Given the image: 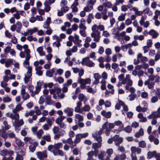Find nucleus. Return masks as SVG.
Masks as SVG:
<instances>
[{
  "mask_svg": "<svg viewBox=\"0 0 160 160\" xmlns=\"http://www.w3.org/2000/svg\"><path fill=\"white\" fill-rule=\"evenodd\" d=\"M31 58L30 55H26L25 59L24 61L23 64L24 67L27 68L28 71L25 74V77L23 80L25 83H27L29 81L31 80V77L32 75V68L29 66V60Z\"/></svg>",
  "mask_w": 160,
  "mask_h": 160,
  "instance_id": "f257e3e1",
  "label": "nucleus"
},
{
  "mask_svg": "<svg viewBox=\"0 0 160 160\" xmlns=\"http://www.w3.org/2000/svg\"><path fill=\"white\" fill-rule=\"evenodd\" d=\"M115 127L114 123H108L107 121L104 123L102 125V128L105 130V134L107 136H108L112 129Z\"/></svg>",
  "mask_w": 160,
  "mask_h": 160,
  "instance_id": "f03ea898",
  "label": "nucleus"
},
{
  "mask_svg": "<svg viewBox=\"0 0 160 160\" xmlns=\"http://www.w3.org/2000/svg\"><path fill=\"white\" fill-rule=\"evenodd\" d=\"M91 29L92 32L91 34V37L93 38L94 41L98 42L101 37L100 32L98 31H96V26L92 27Z\"/></svg>",
  "mask_w": 160,
  "mask_h": 160,
  "instance_id": "7ed1b4c3",
  "label": "nucleus"
},
{
  "mask_svg": "<svg viewBox=\"0 0 160 160\" xmlns=\"http://www.w3.org/2000/svg\"><path fill=\"white\" fill-rule=\"evenodd\" d=\"M81 63L83 65H86L89 67H93L95 65V63L90 60L88 57L83 58Z\"/></svg>",
  "mask_w": 160,
  "mask_h": 160,
  "instance_id": "20e7f679",
  "label": "nucleus"
},
{
  "mask_svg": "<svg viewBox=\"0 0 160 160\" xmlns=\"http://www.w3.org/2000/svg\"><path fill=\"white\" fill-rule=\"evenodd\" d=\"M43 84V82L42 81H39L37 83V85L35 87V90L33 91L31 93V95L32 97H33L36 94H38L39 93L41 90V86Z\"/></svg>",
  "mask_w": 160,
  "mask_h": 160,
  "instance_id": "39448f33",
  "label": "nucleus"
},
{
  "mask_svg": "<svg viewBox=\"0 0 160 160\" xmlns=\"http://www.w3.org/2000/svg\"><path fill=\"white\" fill-rule=\"evenodd\" d=\"M147 18V15H144L141 16L140 19L139 20V23L141 26H142L144 28H148L149 25V22L148 21L145 22V19Z\"/></svg>",
  "mask_w": 160,
  "mask_h": 160,
  "instance_id": "423d86ee",
  "label": "nucleus"
},
{
  "mask_svg": "<svg viewBox=\"0 0 160 160\" xmlns=\"http://www.w3.org/2000/svg\"><path fill=\"white\" fill-rule=\"evenodd\" d=\"M36 155L39 160H42L48 157L47 151L45 150L42 152H36Z\"/></svg>",
  "mask_w": 160,
  "mask_h": 160,
  "instance_id": "0eeeda50",
  "label": "nucleus"
},
{
  "mask_svg": "<svg viewBox=\"0 0 160 160\" xmlns=\"http://www.w3.org/2000/svg\"><path fill=\"white\" fill-rule=\"evenodd\" d=\"M20 94L22 96L23 101L29 99L30 97V95L28 92H26V89L24 87L22 88L20 91Z\"/></svg>",
  "mask_w": 160,
  "mask_h": 160,
  "instance_id": "6e6552de",
  "label": "nucleus"
},
{
  "mask_svg": "<svg viewBox=\"0 0 160 160\" xmlns=\"http://www.w3.org/2000/svg\"><path fill=\"white\" fill-rule=\"evenodd\" d=\"M113 139L114 144L117 146H119L123 141V138L121 137H119L118 135H115L113 136Z\"/></svg>",
  "mask_w": 160,
  "mask_h": 160,
  "instance_id": "1a4fd4ad",
  "label": "nucleus"
},
{
  "mask_svg": "<svg viewBox=\"0 0 160 160\" xmlns=\"http://www.w3.org/2000/svg\"><path fill=\"white\" fill-rule=\"evenodd\" d=\"M14 153V152L13 151H8L6 149L2 150L0 151V155L3 157L7 155H8L9 156H12L13 155Z\"/></svg>",
  "mask_w": 160,
  "mask_h": 160,
  "instance_id": "9d476101",
  "label": "nucleus"
},
{
  "mask_svg": "<svg viewBox=\"0 0 160 160\" xmlns=\"http://www.w3.org/2000/svg\"><path fill=\"white\" fill-rule=\"evenodd\" d=\"M38 28L36 27H34L32 28H29L25 32L22 33V34L24 36H27L29 35H31L33 33H35L37 31Z\"/></svg>",
  "mask_w": 160,
  "mask_h": 160,
  "instance_id": "9b49d317",
  "label": "nucleus"
},
{
  "mask_svg": "<svg viewBox=\"0 0 160 160\" xmlns=\"http://www.w3.org/2000/svg\"><path fill=\"white\" fill-rule=\"evenodd\" d=\"M91 80L90 78H87L85 79H82L81 78L78 77L77 80V82L80 84H90Z\"/></svg>",
  "mask_w": 160,
  "mask_h": 160,
  "instance_id": "f8f14e48",
  "label": "nucleus"
},
{
  "mask_svg": "<svg viewBox=\"0 0 160 160\" xmlns=\"http://www.w3.org/2000/svg\"><path fill=\"white\" fill-rule=\"evenodd\" d=\"M6 116L11 118L12 119H15L18 120L19 118L18 114L8 112L6 113Z\"/></svg>",
  "mask_w": 160,
  "mask_h": 160,
  "instance_id": "ddd939ff",
  "label": "nucleus"
},
{
  "mask_svg": "<svg viewBox=\"0 0 160 160\" xmlns=\"http://www.w3.org/2000/svg\"><path fill=\"white\" fill-rule=\"evenodd\" d=\"M82 40L79 39V35L75 34L74 36V39L73 42L75 44L78 45L79 47H81L82 44L81 43L82 42Z\"/></svg>",
  "mask_w": 160,
  "mask_h": 160,
  "instance_id": "4468645a",
  "label": "nucleus"
},
{
  "mask_svg": "<svg viewBox=\"0 0 160 160\" xmlns=\"http://www.w3.org/2000/svg\"><path fill=\"white\" fill-rule=\"evenodd\" d=\"M127 81L128 80V82L125 86V89L127 90H129V87L132 86V81L131 79L130 75L129 74H126V78Z\"/></svg>",
  "mask_w": 160,
  "mask_h": 160,
  "instance_id": "2eb2a0df",
  "label": "nucleus"
},
{
  "mask_svg": "<svg viewBox=\"0 0 160 160\" xmlns=\"http://www.w3.org/2000/svg\"><path fill=\"white\" fill-rule=\"evenodd\" d=\"M130 150L131 151L130 155L135 154V152H137L138 154H139L141 152V149L138 148H137L135 146H132L131 147Z\"/></svg>",
  "mask_w": 160,
  "mask_h": 160,
  "instance_id": "dca6fc26",
  "label": "nucleus"
},
{
  "mask_svg": "<svg viewBox=\"0 0 160 160\" xmlns=\"http://www.w3.org/2000/svg\"><path fill=\"white\" fill-rule=\"evenodd\" d=\"M82 103L80 102H78L76 103V106L74 108V111L77 113H82Z\"/></svg>",
  "mask_w": 160,
  "mask_h": 160,
  "instance_id": "f3484780",
  "label": "nucleus"
},
{
  "mask_svg": "<svg viewBox=\"0 0 160 160\" xmlns=\"http://www.w3.org/2000/svg\"><path fill=\"white\" fill-rule=\"evenodd\" d=\"M73 109L72 108L69 107H67L63 110L64 113L67 114L69 117L72 116L73 115Z\"/></svg>",
  "mask_w": 160,
  "mask_h": 160,
  "instance_id": "a211bd4d",
  "label": "nucleus"
},
{
  "mask_svg": "<svg viewBox=\"0 0 160 160\" xmlns=\"http://www.w3.org/2000/svg\"><path fill=\"white\" fill-rule=\"evenodd\" d=\"M144 84L145 85L147 86L149 89H150L153 88L154 82L148 79L144 82Z\"/></svg>",
  "mask_w": 160,
  "mask_h": 160,
  "instance_id": "6ab92c4d",
  "label": "nucleus"
},
{
  "mask_svg": "<svg viewBox=\"0 0 160 160\" xmlns=\"http://www.w3.org/2000/svg\"><path fill=\"white\" fill-rule=\"evenodd\" d=\"M148 34L153 38H157L159 35V33L153 29L150 30L148 32Z\"/></svg>",
  "mask_w": 160,
  "mask_h": 160,
  "instance_id": "aec40b11",
  "label": "nucleus"
},
{
  "mask_svg": "<svg viewBox=\"0 0 160 160\" xmlns=\"http://www.w3.org/2000/svg\"><path fill=\"white\" fill-rule=\"evenodd\" d=\"M93 78L95 80L93 82V84H98L99 82V79L101 78V76L98 73L93 74Z\"/></svg>",
  "mask_w": 160,
  "mask_h": 160,
  "instance_id": "412c9836",
  "label": "nucleus"
},
{
  "mask_svg": "<svg viewBox=\"0 0 160 160\" xmlns=\"http://www.w3.org/2000/svg\"><path fill=\"white\" fill-rule=\"evenodd\" d=\"M132 6L130 4L127 5H123L121 7V9L122 11L123 12H126L128 9H129V10L131 11L132 10V8H133Z\"/></svg>",
  "mask_w": 160,
  "mask_h": 160,
  "instance_id": "4be33fe9",
  "label": "nucleus"
},
{
  "mask_svg": "<svg viewBox=\"0 0 160 160\" xmlns=\"http://www.w3.org/2000/svg\"><path fill=\"white\" fill-rule=\"evenodd\" d=\"M22 104H19L17 105L16 107L15 108H14L12 110V112L13 113H15L16 114H18V112L22 109H23V108L22 106Z\"/></svg>",
  "mask_w": 160,
  "mask_h": 160,
  "instance_id": "5701e85b",
  "label": "nucleus"
},
{
  "mask_svg": "<svg viewBox=\"0 0 160 160\" xmlns=\"http://www.w3.org/2000/svg\"><path fill=\"white\" fill-rule=\"evenodd\" d=\"M149 119H157L158 118H160V115L158 114L157 111H153L152 112L151 114L148 116Z\"/></svg>",
  "mask_w": 160,
  "mask_h": 160,
  "instance_id": "b1692460",
  "label": "nucleus"
},
{
  "mask_svg": "<svg viewBox=\"0 0 160 160\" xmlns=\"http://www.w3.org/2000/svg\"><path fill=\"white\" fill-rule=\"evenodd\" d=\"M52 153L55 156L58 155L61 156H63L65 153L62 150L59 149L57 150H53L52 151Z\"/></svg>",
  "mask_w": 160,
  "mask_h": 160,
  "instance_id": "393cba45",
  "label": "nucleus"
},
{
  "mask_svg": "<svg viewBox=\"0 0 160 160\" xmlns=\"http://www.w3.org/2000/svg\"><path fill=\"white\" fill-rule=\"evenodd\" d=\"M102 145V143H93L92 144V148L95 150V152L96 153L95 156H96L98 151L96 149L98 148H100Z\"/></svg>",
  "mask_w": 160,
  "mask_h": 160,
  "instance_id": "a878e982",
  "label": "nucleus"
},
{
  "mask_svg": "<svg viewBox=\"0 0 160 160\" xmlns=\"http://www.w3.org/2000/svg\"><path fill=\"white\" fill-rule=\"evenodd\" d=\"M138 117L139 119V121L140 122H145L147 121V118L144 117L143 114L141 113L138 114Z\"/></svg>",
  "mask_w": 160,
  "mask_h": 160,
  "instance_id": "bb28decb",
  "label": "nucleus"
},
{
  "mask_svg": "<svg viewBox=\"0 0 160 160\" xmlns=\"http://www.w3.org/2000/svg\"><path fill=\"white\" fill-rule=\"evenodd\" d=\"M78 98L79 100V102H81L83 101L84 104L86 103L88 100L87 97L82 93L80 94L78 96Z\"/></svg>",
  "mask_w": 160,
  "mask_h": 160,
  "instance_id": "cd10ccee",
  "label": "nucleus"
},
{
  "mask_svg": "<svg viewBox=\"0 0 160 160\" xmlns=\"http://www.w3.org/2000/svg\"><path fill=\"white\" fill-rule=\"evenodd\" d=\"M79 4L78 2H74L71 6V8L72 9V11L74 12H77L78 10V9L77 7L78 5Z\"/></svg>",
  "mask_w": 160,
  "mask_h": 160,
  "instance_id": "c85d7f7f",
  "label": "nucleus"
},
{
  "mask_svg": "<svg viewBox=\"0 0 160 160\" xmlns=\"http://www.w3.org/2000/svg\"><path fill=\"white\" fill-rule=\"evenodd\" d=\"M106 152L104 151L101 152L98 155V158L101 160H108L109 159V157H107L106 159H103L105 156H106Z\"/></svg>",
  "mask_w": 160,
  "mask_h": 160,
  "instance_id": "c756f323",
  "label": "nucleus"
},
{
  "mask_svg": "<svg viewBox=\"0 0 160 160\" xmlns=\"http://www.w3.org/2000/svg\"><path fill=\"white\" fill-rule=\"evenodd\" d=\"M42 68L41 66H38L36 67L35 70L36 71V74L39 76H42V72L41 71V69Z\"/></svg>",
  "mask_w": 160,
  "mask_h": 160,
  "instance_id": "7c9ffc66",
  "label": "nucleus"
},
{
  "mask_svg": "<svg viewBox=\"0 0 160 160\" xmlns=\"http://www.w3.org/2000/svg\"><path fill=\"white\" fill-rule=\"evenodd\" d=\"M101 114L106 117L107 118H108L111 117V113L110 112H106L105 110H102L101 112Z\"/></svg>",
  "mask_w": 160,
  "mask_h": 160,
  "instance_id": "2f4dec72",
  "label": "nucleus"
},
{
  "mask_svg": "<svg viewBox=\"0 0 160 160\" xmlns=\"http://www.w3.org/2000/svg\"><path fill=\"white\" fill-rule=\"evenodd\" d=\"M43 4L45 6V11L47 12L49 11L50 10L51 8L50 5L51 4H50L49 2H48V1H46Z\"/></svg>",
  "mask_w": 160,
  "mask_h": 160,
  "instance_id": "473e14b6",
  "label": "nucleus"
},
{
  "mask_svg": "<svg viewBox=\"0 0 160 160\" xmlns=\"http://www.w3.org/2000/svg\"><path fill=\"white\" fill-rule=\"evenodd\" d=\"M92 136L98 142L101 143L102 140V138L101 136L97 135L96 133H93Z\"/></svg>",
  "mask_w": 160,
  "mask_h": 160,
  "instance_id": "72a5a7b5",
  "label": "nucleus"
},
{
  "mask_svg": "<svg viewBox=\"0 0 160 160\" xmlns=\"http://www.w3.org/2000/svg\"><path fill=\"white\" fill-rule=\"evenodd\" d=\"M143 134V130L142 128H141L138 132L135 133V136L137 138H138L141 136H142Z\"/></svg>",
  "mask_w": 160,
  "mask_h": 160,
  "instance_id": "f704fd0d",
  "label": "nucleus"
},
{
  "mask_svg": "<svg viewBox=\"0 0 160 160\" xmlns=\"http://www.w3.org/2000/svg\"><path fill=\"white\" fill-rule=\"evenodd\" d=\"M37 51L38 53L40 56H43L45 55V52L43 50V48L41 46L38 47L37 49Z\"/></svg>",
  "mask_w": 160,
  "mask_h": 160,
  "instance_id": "c9c22d12",
  "label": "nucleus"
},
{
  "mask_svg": "<svg viewBox=\"0 0 160 160\" xmlns=\"http://www.w3.org/2000/svg\"><path fill=\"white\" fill-rule=\"evenodd\" d=\"M95 26H96V31H98V30L100 31H103L105 30V27L103 25L100 24L97 26V25L95 24L93 25L92 27H93Z\"/></svg>",
  "mask_w": 160,
  "mask_h": 160,
  "instance_id": "e433bc0d",
  "label": "nucleus"
},
{
  "mask_svg": "<svg viewBox=\"0 0 160 160\" xmlns=\"http://www.w3.org/2000/svg\"><path fill=\"white\" fill-rule=\"evenodd\" d=\"M23 48L24 49V52L26 54V55H30V50L28 48V45L27 44H24L23 46H22Z\"/></svg>",
  "mask_w": 160,
  "mask_h": 160,
  "instance_id": "4c0bfd02",
  "label": "nucleus"
},
{
  "mask_svg": "<svg viewBox=\"0 0 160 160\" xmlns=\"http://www.w3.org/2000/svg\"><path fill=\"white\" fill-rule=\"evenodd\" d=\"M13 61H14L12 59L9 58L7 59L5 62V66L7 68L9 67L11 64L13 63Z\"/></svg>",
  "mask_w": 160,
  "mask_h": 160,
  "instance_id": "58836bf2",
  "label": "nucleus"
},
{
  "mask_svg": "<svg viewBox=\"0 0 160 160\" xmlns=\"http://www.w3.org/2000/svg\"><path fill=\"white\" fill-rule=\"evenodd\" d=\"M132 10L133 11L135 12V14L138 16H140L143 13V10L142 11H139L138 10V8L135 7H133V8H132Z\"/></svg>",
  "mask_w": 160,
  "mask_h": 160,
  "instance_id": "ea45409f",
  "label": "nucleus"
},
{
  "mask_svg": "<svg viewBox=\"0 0 160 160\" xmlns=\"http://www.w3.org/2000/svg\"><path fill=\"white\" fill-rule=\"evenodd\" d=\"M156 152H157L155 151L152 152H149L147 153V158L148 159H150L153 157H155Z\"/></svg>",
  "mask_w": 160,
  "mask_h": 160,
  "instance_id": "a19ab883",
  "label": "nucleus"
},
{
  "mask_svg": "<svg viewBox=\"0 0 160 160\" xmlns=\"http://www.w3.org/2000/svg\"><path fill=\"white\" fill-rule=\"evenodd\" d=\"M75 117L76 119L78 120V122L82 121L84 120L83 116L79 114H76L75 115Z\"/></svg>",
  "mask_w": 160,
  "mask_h": 160,
  "instance_id": "79ce46f5",
  "label": "nucleus"
},
{
  "mask_svg": "<svg viewBox=\"0 0 160 160\" xmlns=\"http://www.w3.org/2000/svg\"><path fill=\"white\" fill-rule=\"evenodd\" d=\"M16 25V27H16L17 29H16V31L17 32L19 33L20 32L21 30V29L22 27V24L20 22L18 21V22H17Z\"/></svg>",
  "mask_w": 160,
  "mask_h": 160,
  "instance_id": "37998d69",
  "label": "nucleus"
},
{
  "mask_svg": "<svg viewBox=\"0 0 160 160\" xmlns=\"http://www.w3.org/2000/svg\"><path fill=\"white\" fill-rule=\"evenodd\" d=\"M54 149L53 150H57L60 148H62L63 146L62 143V142H58L55 143L54 145Z\"/></svg>",
  "mask_w": 160,
  "mask_h": 160,
  "instance_id": "c03bdc74",
  "label": "nucleus"
},
{
  "mask_svg": "<svg viewBox=\"0 0 160 160\" xmlns=\"http://www.w3.org/2000/svg\"><path fill=\"white\" fill-rule=\"evenodd\" d=\"M15 140L16 144L19 147H22L24 145V143L22 142L20 139L16 137H15Z\"/></svg>",
  "mask_w": 160,
  "mask_h": 160,
  "instance_id": "a18cd8bd",
  "label": "nucleus"
},
{
  "mask_svg": "<svg viewBox=\"0 0 160 160\" xmlns=\"http://www.w3.org/2000/svg\"><path fill=\"white\" fill-rule=\"evenodd\" d=\"M123 105V102L120 100H118L115 106V109L119 110L121 108V106H122Z\"/></svg>",
  "mask_w": 160,
  "mask_h": 160,
  "instance_id": "49530a36",
  "label": "nucleus"
},
{
  "mask_svg": "<svg viewBox=\"0 0 160 160\" xmlns=\"http://www.w3.org/2000/svg\"><path fill=\"white\" fill-rule=\"evenodd\" d=\"M38 144L37 142L35 143L34 144H32L29 147L30 151L31 152H33L35 150L36 147L38 145Z\"/></svg>",
  "mask_w": 160,
  "mask_h": 160,
  "instance_id": "de8ad7c7",
  "label": "nucleus"
},
{
  "mask_svg": "<svg viewBox=\"0 0 160 160\" xmlns=\"http://www.w3.org/2000/svg\"><path fill=\"white\" fill-rule=\"evenodd\" d=\"M91 109V108L88 104L85 105L82 108V112H88Z\"/></svg>",
  "mask_w": 160,
  "mask_h": 160,
  "instance_id": "09e8293b",
  "label": "nucleus"
},
{
  "mask_svg": "<svg viewBox=\"0 0 160 160\" xmlns=\"http://www.w3.org/2000/svg\"><path fill=\"white\" fill-rule=\"evenodd\" d=\"M93 8V6L88 4L84 8L83 10L86 12L90 11Z\"/></svg>",
  "mask_w": 160,
  "mask_h": 160,
  "instance_id": "8fccbe9b",
  "label": "nucleus"
},
{
  "mask_svg": "<svg viewBox=\"0 0 160 160\" xmlns=\"http://www.w3.org/2000/svg\"><path fill=\"white\" fill-rule=\"evenodd\" d=\"M143 12L147 14L149 16H152V12L148 8H146L143 10Z\"/></svg>",
  "mask_w": 160,
  "mask_h": 160,
  "instance_id": "3c124183",
  "label": "nucleus"
},
{
  "mask_svg": "<svg viewBox=\"0 0 160 160\" xmlns=\"http://www.w3.org/2000/svg\"><path fill=\"white\" fill-rule=\"evenodd\" d=\"M66 118V116H61L56 119V123L62 122L63 120Z\"/></svg>",
  "mask_w": 160,
  "mask_h": 160,
  "instance_id": "603ef678",
  "label": "nucleus"
},
{
  "mask_svg": "<svg viewBox=\"0 0 160 160\" xmlns=\"http://www.w3.org/2000/svg\"><path fill=\"white\" fill-rule=\"evenodd\" d=\"M43 133L44 132L41 129H40L36 133L37 138L38 139L41 138Z\"/></svg>",
  "mask_w": 160,
  "mask_h": 160,
  "instance_id": "864d4df0",
  "label": "nucleus"
},
{
  "mask_svg": "<svg viewBox=\"0 0 160 160\" xmlns=\"http://www.w3.org/2000/svg\"><path fill=\"white\" fill-rule=\"evenodd\" d=\"M93 18V15L92 13H90L88 16L87 21L88 24H90L92 21V19Z\"/></svg>",
  "mask_w": 160,
  "mask_h": 160,
  "instance_id": "5fc2aeb1",
  "label": "nucleus"
},
{
  "mask_svg": "<svg viewBox=\"0 0 160 160\" xmlns=\"http://www.w3.org/2000/svg\"><path fill=\"white\" fill-rule=\"evenodd\" d=\"M126 14V13H121L118 17V20L120 21H123L124 20Z\"/></svg>",
  "mask_w": 160,
  "mask_h": 160,
  "instance_id": "6e6d98bb",
  "label": "nucleus"
},
{
  "mask_svg": "<svg viewBox=\"0 0 160 160\" xmlns=\"http://www.w3.org/2000/svg\"><path fill=\"white\" fill-rule=\"evenodd\" d=\"M23 139L25 143H27L28 142L30 143H31L32 142V140L30 137H25Z\"/></svg>",
  "mask_w": 160,
  "mask_h": 160,
  "instance_id": "4d7b16f0",
  "label": "nucleus"
},
{
  "mask_svg": "<svg viewBox=\"0 0 160 160\" xmlns=\"http://www.w3.org/2000/svg\"><path fill=\"white\" fill-rule=\"evenodd\" d=\"M76 138L74 140V143L75 144L78 143L80 142L81 138L78 134H77L75 136Z\"/></svg>",
  "mask_w": 160,
  "mask_h": 160,
  "instance_id": "13d9d810",
  "label": "nucleus"
},
{
  "mask_svg": "<svg viewBox=\"0 0 160 160\" xmlns=\"http://www.w3.org/2000/svg\"><path fill=\"white\" fill-rule=\"evenodd\" d=\"M133 38L135 40L138 39L140 41H142L144 38V36L142 35H140L139 36L134 35Z\"/></svg>",
  "mask_w": 160,
  "mask_h": 160,
  "instance_id": "bf43d9fd",
  "label": "nucleus"
},
{
  "mask_svg": "<svg viewBox=\"0 0 160 160\" xmlns=\"http://www.w3.org/2000/svg\"><path fill=\"white\" fill-rule=\"evenodd\" d=\"M154 70L152 68H148L147 70V72H145V74L148 76V74L152 75L153 73Z\"/></svg>",
  "mask_w": 160,
  "mask_h": 160,
  "instance_id": "052dcab7",
  "label": "nucleus"
},
{
  "mask_svg": "<svg viewBox=\"0 0 160 160\" xmlns=\"http://www.w3.org/2000/svg\"><path fill=\"white\" fill-rule=\"evenodd\" d=\"M113 150L111 148L108 149L106 151V153L107 154L109 157H111V155L113 153Z\"/></svg>",
  "mask_w": 160,
  "mask_h": 160,
  "instance_id": "680f3d73",
  "label": "nucleus"
},
{
  "mask_svg": "<svg viewBox=\"0 0 160 160\" xmlns=\"http://www.w3.org/2000/svg\"><path fill=\"white\" fill-rule=\"evenodd\" d=\"M61 41H56L53 42L52 43V46L54 47H57L58 49H59V48L61 46Z\"/></svg>",
  "mask_w": 160,
  "mask_h": 160,
  "instance_id": "e2e57ef3",
  "label": "nucleus"
},
{
  "mask_svg": "<svg viewBox=\"0 0 160 160\" xmlns=\"http://www.w3.org/2000/svg\"><path fill=\"white\" fill-rule=\"evenodd\" d=\"M146 143L144 141H141L139 142L138 143V146L139 147L142 148H144L146 147Z\"/></svg>",
  "mask_w": 160,
  "mask_h": 160,
  "instance_id": "0e129e2a",
  "label": "nucleus"
},
{
  "mask_svg": "<svg viewBox=\"0 0 160 160\" xmlns=\"http://www.w3.org/2000/svg\"><path fill=\"white\" fill-rule=\"evenodd\" d=\"M136 96V94H131L128 96V100L130 101H132L134 100Z\"/></svg>",
  "mask_w": 160,
  "mask_h": 160,
  "instance_id": "69168bd1",
  "label": "nucleus"
},
{
  "mask_svg": "<svg viewBox=\"0 0 160 160\" xmlns=\"http://www.w3.org/2000/svg\"><path fill=\"white\" fill-rule=\"evenodd\" d=\"M9 45L10 46L6 47L4 49V52L6 53L10 52L11 49V46H12V44L11 43H10Z\"/></svg>",
  "mask_w": 160,
  "mask_h": 160,
  "instance_id": "338daca9",
  "label": "nucleus"
},
{
  "mask_svg": "<svg viewBox=\"0 0 160 160\" xmlns=\"http://www.w3.org/2000/svg\"><path fill=\"white\" fill-rule=\"evenodd\" d=\"M103 5L105 7H108V8H111L112 6L111 3L109 2H106L103 3Z\"/></svg>",
  "mask_w": 160,
  "mask_h": 160,
  "instance_id": "774afa93",
  "label": "nucleus"
}]
</instances>
